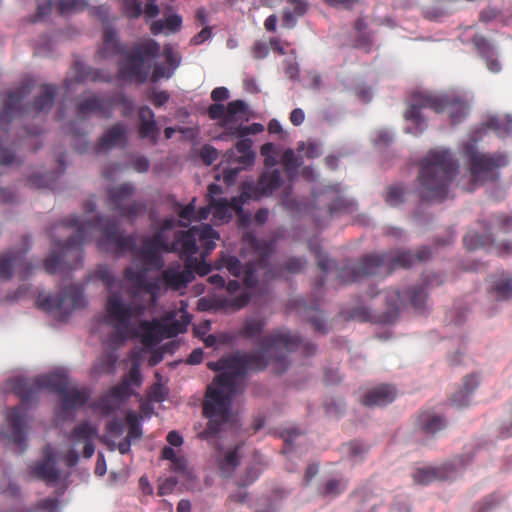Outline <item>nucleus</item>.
I'll use <instances>...</instances> for the list:
<instances>
[{
  "instance_id": "obj_1",
  "label": "nucleus",
  "mask_w": 512,
  "mask_h": 512,
  "mask_svg": "<svg viewBox=\"0 0 512 512\" xmlns=\"http://www.w3.org/2000/svg\"><path fill=\"white\" fill-rule=\"evenodd\" d=\"M175 226L174 219H167L153 238L144 241L136 261L126 271L125 279L132 289L129 303L124 300L127 291L121 281L117 280L108 269L98 271V277L109 293L105 321L114 329V335L109 340L110 347L120 346L130 338L139 337L143 345L152 348L164 338L183 332L189 323V315L183 306L179 310L168 313L162 321L147 322L141 319L145 304L155 300L161 284L164 283L172 289H180L192 280L193 270L200 275H206L210 271L206 262H194L189 259L185 267L174 264L166 269L163 280H157L155 283L148 282V271L162 265L161 252L179 251L190 257L198 250L197 242H199L208 253L216 247V242L220 238L215 230L205 224L192 227L180 239L174 230Z\"/></svg>"
},
{
  "instance_id": "obj_2",
  "label": "nucleus",
  "mask_w": 512,
  "mask_h": 512,
  "mask_svg": "<svg viewBox=\"0 0 512 512\" xmlns=\"http://www.w3.org/2000/svg\"><path fill=\"white\" fill-rule=\"evenodd\" d=\"M297 343V336L281 330L266 339L256 354H237L209 364L211 369L221 372L208 386L203 408L213 433L233 421L234 399L240 389L241 376L248 370L265 367L268 364L266 358H281L285 351L294 349Z\"/></svg>"
},
{
  "instance_id": "obj_3",
  "label": "nucleus",
  "mask_w": 512,
  "mask_h": 512,
  "mask_svg": "<svg viewBox=\"0 0 512 512\" xmlns=\"http://www.w3.org/2000/svg\"><path fill=\"white\" fill-rule=\"evenodd\" d=\"M454 164L445 151L432 152L420 172V193L427 200H442L452 178Z\"/></svg>"
},
{
  "instance_id": "obj_4",
  "label": "nucleus",
  "mask_w": 512,
  "mask_h": 512,
  "mask_svg": "<svg viewBox=\"0 0 512 512\" xmlns=\"http://www.w3.org/2000/svg\"><path fill=\"white\" fill-rule=\"evenodd\" d=\"M208 192L210 197V204L201 208L197 214H195L194 200L180 210L179 224L181 226H188L194 219H207L209 214H212L213 221L216 224L226 222L231 219L234 211H239L240 202L243 203L247 199L253 197L252 194H249L245 189L240 200L234 198L232 199L231 203H228L223 199H217V196L221 194V188L217 184H211L208 188Z\"/></svg>"
},
{
  "instance_id": "obj_5",
  "label": "nucleus",
  "mask_w": 512,
  "mask_h": 512,
  "mask_svg": "<svg viewBox=\"0 0 512 512\" xmlns=\"http://www.w3.org/2000/svg\"><path fill=\"white\" fill-rule=\"evenodd\" d=\"M37 385L40 388H50L61 393L62 403L59 414H69L72 409L83 404L87 397L85 391L79 390L76 385L69 382L62 370L39 377Z\"/></svg>"
},
{
  "instance_id": "obj_6",
  "label": "nucleus",
  "mask_w": 512,
  "mask_h": 512,
  "mask_svg": "<svg viewBox=\"0 0 512 512\" xmlns=\"http://www.w3.org/2000/svg\"><path fill=\"white\" fill-rule=\"evenodd\" d=\"M209 114L212 119L219 121L227 134L233 137H240L243 125L250 117L246 105L239 100L230 102L227 108L219 104L212 105Z\"/></svg>"
},
{
  "instance_id": "obj_7",
  "label": "nucleus",
  "mask_w": 512,
  "mask_h": 512,
  "mask_svg": "<svg viewBox=\"0 0 512 512\" xmlns=\"http://www.w3.org/2000/svg\"><path fill=\"white\" fill-rule=\"evenodd\" d=\"M141 436L138 416L134 412L126 415V424L114 422L109 424L108 433L104 438L105 443L112 450H119L125 454L130 449V441Z\"/></svg>"
},
{
  "instance_id": "obj_8",
  "label": "nucleus",
  "mask_w": 512,
  "mask_h": 512,
  "mask_svg": "<svg viewBox=\"0 0 512 512\" xmlns=\"http://www.w3.org/2000/svg\"><path fill=\"white\" fill-rule=\"evenodd\" d=\"M37 303L44 310L64 316L73 309L83 307L86 304V300L79 287H70L61 295H52L46 292L40 293Z\"/></svg>"
},
{
  "instance_id": "obj_9",
  "label": "nucleus",
  "mask_w": 512,
  "mask_h": 512,
  "mask_svg": "<svg viewBox=\"0 0 512 512\" xmlns=\"http://www.w3.org/2000/svg\"><path fill=\"white\" fill-rule=\"evenodd\" d=\"M98 439V430L91 422L79 424L72 432L71 447L65 456V462L72 466L77 462L78 454L82 450L84 457H91L95 450V441Z\"/></svg>"
},
{
  "instance_id": "obj_10",
  "label": "nucleus",
  "mask_w": 512,
  "mask_h": 512,
  "mask_svg": "<svg viewBox=\"0 0 512 512\" xmlns=\"http://www.w3.org/2000/svg\"><path fill=\"white\" fill-rule=\"evenodd\" d=\"M251 145L250 139H243L237 143L236 151L230 150L225 154L221 163L225 183L232 184L240 168L253 164L255 154L251 150Z\"/></svg>"
},
{
  "instance_id": "obj_11",
  "label": "nucleus",
  "mask_w": 512,
  "mask_h": 512,
  "mask_svg": "<svg viewBox=\"0 0 512 512\" xmlns=\"http://www.w3.org/2000/svg\"><path fill=\"white\" fill-rule=\"evenodd\" d=\"M158 48L157 43L151 39L143 42L136 55L126 58V64L120 67L121 75L131 80L144 81L148 74L147 62L158 51Z\"/></svg>"
},
{
  "instance_id": "obj_12",
  "label": "nucleus",
  "mask_w": 512,
  "mask_h": 512,
  "mask_svg": "<svg viewBox=\"0 0 512 512\" xmlns=\"http://www.w3.org/2000/svg\"><path fill=\"white\" fill-rule=\"evenodd\" d=\"M81 240H87L90 235L101 234L99 237V245L107 250H118L122 247V236L120 232L103 220L97 223L81 222L78 228Z\"/></svg>"
},
{
  "instance_id": "obj_13",
  "label": "nucleus",
  "mask_w": 512,
  "mask_h": 512,
  "mask_svg": "<svg viewBox=\"0 0 512 512\" xmlns=\"http://www.w3.org/2000/svg\"><path fill=\"white\" fill-rule=\"evenodd\" d=\"M167 441L174 448H164L163 458L171 462L170 468L173 472H179L181 473L183 478L187 479V482L184 483L186 488L194 489L195 473L193 469L189 466L187 460L180 455L179 449H177L183 443L182 437L176 432L172 431L168 434Z\"/></svg>"
},
{
  "instance_id": "obj_14",
  "label": "nucleus",
  "mask_w": 512,
  "mask_h": 512,
  "mask_svg": "<svg viewBox=\"0 0 512 512\" xmlns=\"http://www.w3.org/2000/svg\"><path fill=\"white\" fill-rule=\"evenodd\" d=\"M141 384V375L138 365H133L128 376L121 385L112 388L102 399L100 407L103 411L109 412L115 408L122 399L133 393L134 387Z\"/></svg>"
},
{
  "instance_id": "obj_15",
  "label": "nucleus",
  "mask_w": 512,
  "mask_h": 512,
  "mask_svg": "<svg viewBox=\"0 0 512 512\" xmlns=\"http://www.w3.org/2000/svg\"><path fill=\"white\" fill-rule=\"evenodd\" d=\"M507 163V157L498 155L490 157L480 153L471 154V177L476 184L483 183L493 177L492 168L500 167Z\"/></svg>"
},
{
  "instance_id": "obj_16",
  "label": "nucleus",
  "mask_w": 512,
  "mask_h": 512,
  "mask_svg": "<svg viewBox=\"0 0 512 512\" xmlns=\"http://www.w3.org/2000/svg\"><path fill=\"white\" fill-rule=\"evenodd\" d=\"M397 396V392L394 387L390 385H381L371 389L364 397L363 403L366 406H384L392 401Z\"/></svg>"
},
{
  "instance_id": "obj_17",
  "label": "nucleus",
  "mask_w": 512,
  "mask_h": 512,
  "mask_svg": "<svg viewBox=\"0 0 512 512\" xmlns=\"http://www.w3.org/2000/svg\"><path fill=\"white\" fill-rule=\"evenodd\" d=\"M490 291L500 300L512 299V273L493 275L490 279Z\"/></svg>"
},
{
  "instance_id": "obj_18",
  "label": "nucleus",
  "mask_w": 512,
  "mask_h": 512,
  "mask_svg": "<svg viewBox=\"0 0 512 512\" xmlns=\"http://www.w3.org/2000/svg\"><path fill=\"white\" fill-rule=\"evenodd\" d=\"M163 55L166 58L167 66L156 64L152 72V80L157 81L162 78H170L180 63L179 55L174 51L172 46H165Z\"/></svg>"
},
{
  "instance_id": "obj_19",
  "label": "nucleus",
  "mask_w": 512,
  "mask_h": 512,
  "mask_svg": "<svg viewBox=\"0 0 512 512\" xmlns=\"http://www.w3.org/2000/svg\"><path fill=\"white\" fill-rule=\"evenodd\" d=\"M56 461L57 455L48 449L45 452L44 461L42 463L36 464L33 467L34 474L46 481H55L59 476V472L55 468Z\"/></svg>"
},
{
  "instance_id": "obj_20",
  "label": "nucleus",
  "mask_w": 512,
  "mask_h": 512,
  "mask_svg": "<svg viewBox=\"0 0 512 512\" xmlns=\"http://www.w3.org/2000/svg\"><path fill=\"white\" fill-rule=\"evenodd\" d=\"M133 188L129 184L121 185L111 191V200L119 208L123 215L134 213L136 206H131L129 196L132 194Z\"/></svg>"
},
{
  "instance_id": "obj_21",
  "label": "nucleus",
  "mask_w": 512,
  "mask_h": 512,
  "mask_svg": "<svg viewBox=\"0 0 512 512\" xmlns=\"http://www.w3.org/2000/svg\"><path fill=\"white\" fill-rule=\"evenodd\" d=\"M479 385L478 377L474 375L467 376L460 389L454 394L453 402L458 407H466L471 403V396Z\"/></svg>"
},
{
  "instance_id": "obj_22",
  "label": "nucleus",
  "mask_w": 512,
  "mask_h": 512,
  "mask_svg": "<svg viewBox=\"0 0 512 512\" xmlns=\"http://www.w3.org/2000/svg\"><path fill=\"white\" fill-rule=\"evenodd\" d=\"M8 420L12 426L13 432L10 436L11 441L21 445L24 441L23 427L26 425V416L22 409L13 408L8 414Z\"/></svg>"
},
{
  "instance_id": "obj_23",
  "label": "nucleus",
  "mask_w": 512,
  "mask_h": 512,
  "mask_svg": "<svg viewBox=\"0 0 512 512\" xmlns=\"http://www.w3.org/2000/svg\"><path fill=\"white\" fill-rule=\"evenodd\" d=\"M442 468H437L436 464L434 465H421L416 468L413 473V479L420 484H428L434 480H437V477H447L449 474L443 470Z\"/></svg>"
},
{
  "instance_id": "obj_24",
  "label": "nucleus",
  "mask_w": 512,
  "mask_h": 512,
  "mask_svg": "<svg viewBox=\"0 0 512 512\" xmlns=\"http://www.w3.org/2000/svg\"><path fill=\"white\" fill-rule=\"evenodd\" d=\"M238 464L237 450L220 449L218 453V467L223 476L232 474Z\"/></svg>"
},
{
  "instance_id": "obj_25",
  "label": "nucleus",
  "mask_w": 512,
  "mask_h": 512,
  "mask_svg": "<svg viewBox=\"0 0 512 512\" xmlns=\"http://www.w3.org/2000/svg\"><path fill=\"white\" fill-rule=\"evenodd\" d=\"M434 106L437 110L446 109L450 117L454 120H459L468 110V105L465 102L457 100L452 103H446V98L436 99Z\"/></svg>"
},
{
  "instance_id": "obj_26",
  "label": "nucleus",
  "mask_w": 512,
  "mask_h": 512,
  "mask_svg": "<svg viewBox=\"0 0 512 512\" xmlns=\"http://www.w3.org/2000/svg\"><path fill=\"white\" fill-rule=\"evenodd\" d=\"M404 119L406 121L405 129L407 133L417 135L422 132L424 128V120L417 107H409L404 113Z\"/></svg>"
},
{
  "instance_id": "obj_27",
  "label": "nucleus",
  "mask_w": 512,
  "mask_h": 512,
  "mask_svg": "<svg viewBox=\"0 0 512 512\" xmlns=\"http://www.w3.org/2000/svg\"><path fill=\"white\" fill-rule=\"evenodd\" d=\"M181 18L178 15H169L165 20H158L150 25L153 34H170L176 32L181 25Z\"/></svg>"
},
{
  "instance_id": "obj_28",
  "label": "nucleus",
  "mask_w": 512,
  "mask_h": 512,
  "mask_svg": "<svg viewBox=\"0 0 512 512\" xmlns=\"http://www.w3.org/2000/svg\"><path fill=\"white\" fill-rule=\"evenodd\" d=\"M465 465L466 461L462 457H456L447 462L436 464L437 468H442L441 470L444 472L446 471L449 474L447 477H437V480H452L456 478L461 473Z\"/></svg>"
},
{
  "instance_id": "obj_29",
  "label": "nucleus",
  "mask_w": 512,
  "mask_h": 512,
  "mask_svg": "<svg viewBox=\"0 0 512 512\" xmlns=\"http://www.w3.org/2000/svg\"><path fill=\"white\" fill-rule=\"evenodd\" d=\"M178 476H177V479L176 478H173V477H168L164 480H162L160 483H159V487H158V493L159 495L161 496H165V495H169L171 493L174 492L175 488H176V485L178 482H181V485L186 489V486L184 485L185 482H187V479L186 478H183L181 473L179 472H175ZM194 483H195V488L193 490H196L197 487H198V482H197V477L195 476V480H194Z\"/></svg>"
},
{
  "instance_id": "obj_30",
  "label": "nucleus",
  "mask_w": 512,
  "mask_h": 512,
  "mask_svg": "<svg viewBox=\"0 0 512 512\" xmlns=\"http://www.w3.org/2000/svg\"><path fill=\"white\" fill-rule=\"evenodd\" d=\"M126 130L121 125H116L111 128L101 139V145L103 148H109L118 145L124 139Z\"/></svg>"
},
{
  "instance_id": "obj_31",
  "label": "nucleus",
  "mask_w": 512,
  "mask_h": 512,
  "mask_svg": "<svg viewBox=\"0 0 512 512\" xmlns=\"http://www.w3.org/2000/svg\"><path fill=\"white\" fill-rule=\"evenodd\" d=\"M117 357L113 353H108L97 360L93 367V373L96 376L111 373Z\"/></svg>"
},
{
  "instance_id": "obj_32",
  "label": "nucleus",
  "mask_w": 512,
  "mask_h": 512,
  "mask_svg": "<svg viewBox=\"0 0 512 512\" xmlns=\"http://www.w3.org/2000/svg\"><path fill=\"white\" fill-rule=\"evenodd\" d=\"M139 118L141 121L140 133L142 136H150L154 130V114L148 107H143L139 111Z\"/></svg>"
},
{
  "instance_id": "obj_33",
  "label": "nucleus",
  "mask_w": 512,
  "mask_h": 512,
  "mask_svg": "<svg viewBox=\"0 0 512 512\" xmlns=\"http://www.w3.org/2000/svg\"><path fill=\"white\" fill-rule=\"evenodd\" d=\"M280 175L278 171H272L265 173L259 182L262 194L271 193L275 188L279 186Z\"/></svg>"
},
{
  "instance_id": "obj_34",
  "label": "nucleus",
  "mask_w": 512,
  "mask_h": 512,
  "mask_svg": "<svg viewBox=\"0 0 512 512\" xmlns=\"http://www.w3.org/2000/svg\"><path fill=\"white\" fill-rule=\"evenodd\" d=\"M420 422L421 426L430 433H436L445 425L444 420L440 416L433 414L422 415Z\"/></svg>"
},
{
  "instance_id": "obj_35",
  "label": "nucleus",
  "mask_w": 512,
  "mask_h": 512,
  "mask_svg": "<svg viewBox=\"0 0 512 512\" xmlns=\"http://www.w3.org/2000/svg\"><path fill=\"white\" fill-rule=\"evenodd\" d=\"M252 250L255 257L259 259L258 266L262 268L264 265V258L267 254V249L264 247L262 243H259L257 240H255L252 237H248L245 239V247L244 250Z\"/></svg>"
},
{
  "instance_id": "obj_36",
  "label": "nucleus",
  "mask_w": 512,
  "mask_h": 512,
  "mask_svg": "<svg viewBox=\"0 0 512 512\" xmlns=\"http://www.w3.org/2000/svg\"><path fill=\"white\" fill-rule=\"evenodd\" d=\"M219 268H226L229 273L236 277H239L241 274V264L235 257L232 256L223 257L219 264Z\"/></svg>"
},
{
  "instance_id": "obj_37",
  "label": "nucleus",
  "mask_w": 512,
  "mask_h": 512,
  "mask_svg": "<svg viewBox=\"0 0 512 512\" xmlns=\"http://www.w3.org/2000/svg\"><path fill=\"white\" fill-rule=\"evenodd\" d=\"M346 488V482L343 479H330L325 484L323 493L328 496H336Z\"/></svg>"
},
{
  "instance_id": "obj_38",
  "label": "nucleus",
  "mask_w": 512,
  "mask_h": 512,
  "mask_svg": "<svg viewBox=\"0 0 512 512\" xmlns=\"http://www.w3.org/2000/svg\"><path fill=\"white\" fill-rule=\"evenodd\" d=\"M489 125L499 134H504L509 132L512 126V118L508 115L502 118H494L490 120Z\"/></svg>"
},
{
  "instance_id": "obj_39",
  "label": "nucleus",
  "mask_w": 512,
  "mask_h": 512,
  "mask_svg": "<svg viewBox=\"0 0 512 512\" xmlns=\"http://www.w3.org/2000/svg\"><path fill=\"white\" fill-rule=\"evenodd\" d=\"M117 48H118V46H117L116 34L111 30L106 31L105 35H104L103 47L101 48V53L104 56H106V55L108 56L111 52L116 51Z\"/></svg>"
},
{
  "instance_id": "obj_40",
  "label": "nucleus",
  "mask_w": 512,
  "mask_h": 512,
  "mask_svg": "<svg viewBox=\"0 0 512 512\" xmlns=\"http://www.w3.org/2000/svg\"><path fill=\"white\" fill-rule=\"evenodd\" d=\"M54 90L46 88L41 96L36 100V107L39 111L49 109L53 104Z\"/></svg>"
},
{
  "instance_id": "obj_41",
  "label": "nucleus",
  "mask_w": 512,
  "mask_h": 512,
  "mask_svg": "<svg viewBox=\"0 0 512 512\" xmlns=\"http://www.w3.org/2000/svg\"><path fill=\"white\" fill-rule=\"evenodd\" d=\"M261 154L265 158V164L268 167H273L277 163V154L275 151V147L271 143H267L262 146Z\"/></svg>"
},
{
  "instance_id": "obj_42",
  "label": "nucleus",
  "mask_w": 512,
  "mask_h": 512,
  "mask_svg": "<svg viewBox=\"0 0 512 512\" xmlns=\"http://www.w3.org/2000/svg\"><path fill=\"white\" fill-rule=\"evenodd\" d=\"M283 164L287 171L293 175L296 168L300 166L298 158L294 155L292 150H287L282 157Z\"/></svg>"
},
{
  "instance_id": "obj_43",
  "label": "nucleus",
  "mask_w": 512,
  "mask_h": 512,
  "mask_svg": "<svg viewBox=\"0 0 512 512\" xmlns=\"http://www.w3.org/2000/svg\"><path fill=\"white\" fill-rule=\"evenodd\" d=\"M262 472V460H259L255 465L247 470L245 479L243 480L244 485L253 483Z\"/></svg>"
},
{
  "instance_id": "obj_44",
  "label": "nucleus",
  "mask_w": 512,
  "mask_h": 512,
  "mask_svg": "<svg viewBox=\"0 0 512 512\" xmlns=\"http://www.w3.org/2000/svg\"><path fill=\"white\" fill-rule=\"evenodd\" d=\"M300 155H305L309 158H313V157H317L320 155L321 153V150H320V147L319 145L313 143V142H309L307 144H303L301 147H300Z\"/></svg>"
},
{
  "instance_id": "obj_45",
  "label": "nucleus",
  "mask_w": 512,
  "mask_h": 512,
  "mask_svg": "<svg viewBox=\"0 0 512 512\" xmlns=\"http://www.w3.org/2000/svg\"><path fill=\"white\" fill-rule=\"evenodd\" d=\"M263 325H264V323L262 322V320H259V319L248 320L245 324L244 332L248 336H253L256 333L261 331Z\"/></svg>"
},
{
  "instance_id": "obj_46",
  "label": "nucleus",
  "mask_w": 512,
  "mask_h": 512,
  "mask_svg": "<svg viewBox=\"0 0 512 512\" xmlns=\"http://www.w3.org/2000/svg\"><path fill=\"white\" fill-rule=\"evenodd\" d=\"M86 4L85 0H62L60 7L62 12H67L69 10L82 9Z\"/></svg>"
},
{
  "instance_id": "obj_47",
  "label": "nucleus",
  "mask_w": 512,
  "mask_h": 512,
  "mask_svg": "<svg viewBox=\"0 0 512 512\" xmlns=\"http://www.w3.org/2000/svg\"><path fill=\"white\" fill-rule=\"evenodd\" d=\"M124 5L130 17H138L142 13L141 5L136 0H124Z\"/></svg>"
},
{
  "instance_id": "obj_48",
  "label": "nucleus",
  "mask_w": 512,
  "mask_h": 512,
  "mask_svg": "<svg viewBox=\"0 0 512 512\" xmlns=\"http://www.w3.org/2000/svg\"><path fill=\"white\" fill-rule=\"evenodd\" d=\"M201 157L206 164H211L218 157V152L212 146L206 145L202 148Z\"/></svg>"
},
{
  "instance_id": "obj_49",
  "label": "nucleus",
  "mask_w": 512,
  "mask_h": 512,
  "mask_svg": "<svg viewBox=\"0 0 512 512\" xmlns=\"http://www.w3.org/2000/svg\"><path fill=\"white\" fill-rule=\"evenodd\" d=\"M165 394L166 389L160 384H155L150 390L149 397L151 401H162L165 397Z\"/></svg>"
},
{
  "instance_id": "obj_50",
  "label": "nucleus",
  "mask_w": 512,
  "mask_h": 512,
  "mask_svg": "<svg viewBox=\"0 0 512 512\" xmlns=\"http://www.w3.org/2000/svg\"><path fill=\"white\" fill-rule=\"evenodd\" d=\"M11 259L1 258L0 259V280L7 279L11 276Z\"/></svg>"
},
{
  "instance_id": "obj_51",
  "label": "nucleus",
  "mask_w": 512,
  "mask_h": 512,
  "mask_svg": "<svg viewBox=\"0 0 512 512\" xmlns=\"http://www.w3.org/2000/svg\"><path fill=\"white\" fill-rule=\"evenodd\" d=\"M255 271H256V268L253 265L249 264V266L247 267V269L244 272L243 282L247 288H251L256 282V279L254 277Z\"/></svg>"
},
{
  "instance_id": "obj_52",
  "label": "nucleus",
  "mask_w": 512,
  "mask_h": 512,
  "mask_svg": "<svg viewBox=\"0 0 512 512\" xmlns=\"http://www.w3.org/2000/svg\"><path fill=\"white\" fill-rule=\"evenodd\" d=\"M60 257L55 253H51L45 260V268L49 272H56L58 269Z\"/></svg>"
},
{
  "instance_id": "obj_53",
  "label": "nucleus",
  "mask_w": 512,
  "mask_h": 512,
  "mask_svg": "<svg viewBox=\"0 0 512 512\" xmlns=\"http://www.w3.org/2000/svg\"><path fill=\"white\" fill-rule=\"evenodd\" d=\"M345 449L347 454L355 458L361 456L365 451L364 447L356 442L350 443Z\"/></svg>"
},
{
  "instance_id": "obj_54",
  "label": "nucleus",
  "mask_w": 512,
  "mask_h": 512,
  "mask_svg": "<svg viewBox=\"0 0 512 512\" xmlns=\"http://www.w3.org/2000/svg\"><path fill=\"white\" fill-rule=\"evenodd\" d=\"M402 198V191L399 188H391L387 194V202L390 205H397Z\"/></svg>"
},
{
  "instance_id": "obj_55",
  "label": "nucleus",
  "mask_w": 512,
  "mask_h": 512,
  "mask_svg": "<svg viewBox=\"0 0 512 512\" xmlns=\"http://www.w3.org/2000/svg\"><path fill=\"white\" fill-rule=\"evenodd\" d=\"M407 298L408 296L406 294H401L399 291H393V296L390 298L391 305L398 308L400 305L407 302Z\"/></svg>"
},
{
  "instance_id": "obj_56",
  "label": "nucleus",
  "mask_w": 512,
  "mask_h": 512,
  "mask_svg": "<svg viewBox=\"0 0 512 512\" xmlns=\"http://www.w3.org/2000/svg\"><path fill=\"white\" fill-rule=\"evenodd\" d=\"M263 126L261 124H258V123H254L250 126H244L242 127L241 129V135L240 137L242 136H245L247 134H257L261 131H263Z\"/></svg>"
},
{
  "instance_id": "obj_57",
  "label": "nucleus",
  "mask_w": 512,
  "mask_h": 512,
  "mask_svg": "<svg viewBox=\"0 0 512 512\" xmlns=\"http://www.w3.org/2000/svg\"><path fill=\"white\" fill-rule=\"evenodd\" d=\"M211 97L215 101L225 100L229 97V92L225 87H218L212 91Z\"/></svg>"
},
{
  "instance_id": "obj_58",
  "label": "nucleus",
  "mask_w": 512,
  "mask_h": 512,
  "mask_svg": "<svg viewBox=\"0 0 512 512\" xmlns=\"http://www.w3.org/2000/svg\"><path fill=\"white\" fill-rule=\"evenodd\" d=\"M305 119L304 112L301 109H294L291 112L290 120L294 125H300Z\"/></svg>"
},
{
  "instance_id": "obj_59",
  "label": "nucleus",
  "mask_w": 512,
  "mask_h": 512,
  "mask_svg": "<svg viewBox=\"0 0 512 512\" xmlns=\"http://www.w3.org/2000/svg\"><path fill=\"white\" fill-rule=\"evenodd\" d=\"M248 495L244 489H239L235 493L230 495V501L236 503H244Z\"/></svg>"
},
{
  "instance_id": "obj_60",
  "label": "nucleus",
  "mask_w": 512,
  "mask_h": 512,
  "mask_svg": "<svg viewBox=\"0 0 512 512\" xmlns=\"http://www.w3.org/2000/svg\"><path fill=\"white\" fill-rule=\"evenodd\" d=\"M107 467L106 462L102 454L98 455V460L95 467V474L98 476H103L106 473Z\"/></svg>"
},
{
  "instance_id": "obj_61",
  "label": "nucleus",
  "mask_w": 512,
  "mask_h": 512,
  "mask_svg": "<svg viewBox=\"0 0 512 512\" xmlns=\"http://www.w3.org/2000/svg\"><path fill=\"white\" fill-rule=\"evenodd\" d=\"M149 3L146 5V8L144 10V14L147 18H153L158 15V7L153 4L155 0H148Z\"/></svg>"
},
{
  "instance_id": "obj_62",
  "label": "nucleus",
  "mask_w": 512,
  "mask_h": 512,
  "mask_svg": "<svg viewBox=\"0 0 512 512\" xmlns=\"http://www.w3.org/2000/svg\"><path fill=\"white\" fill-rule=\"evenodd\" d=\"M286 74L290 77V78H294L297 73H298V68H297V65L296 63L294 62V60L292 58H289L287 60V64H286Z\"/></svg>"
},
{
  "instance_id": "obj_63",
  "label": "nucleus",
  "mask_w": 512,
  "mask_h": 512,
  "mask_svg": "<svg viewBox=\"0 0 512 512\" xmlns=\"http://www.w3.org/2000/svg\"><path fill=\"white\" fill-rule=\"evenodd\" d=\"M211 35V32L209 29L205 28L203 29L198 35H196L194 38H193V42L194 44H201L203 42H205Z\"/></svg>"
},
{
  "instance_id": "obj_64",
  "label": "nucleus",
  "mask_w": 512,
  "mask_h": 512,
  "mask_svg": "<svg viewBox=\"0 0 512 512\" xmlns=\"http://www.w3.org/2000/svg\"><path fill=\"white\" fill-rule=\"evenodd\" d=\"M43 509L45 512H58V503L55 500H46Z\"/></svg>"
}]
</instances>
